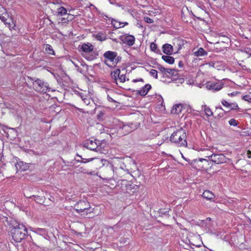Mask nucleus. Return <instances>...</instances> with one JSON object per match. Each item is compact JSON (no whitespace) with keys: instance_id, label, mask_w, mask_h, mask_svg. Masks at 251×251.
<instances>
[{"instance_id":"423d86ee","label":"nucleus","mask_w":251,"mask_h":251,"mask_svg":"<svg viewBox=\"0 0 251 251\" xmlns=\"http://www.w3.org/2000/svg\"><path fill=\"white\" fill-rule=\"evenodd\" d=\"M102 176L101 178L107 180H111L114 176V169L112 164L107 162L104 164L102 168Z\"/></svg>"},{"instance_id":"aec40b11","label":"nucleus","mask_w":251,"mask_h":251,"mask_svg":"<svg viewBox=\"0 0 251 251\" xmlns=\"http://www.w3.org/2000/svg\"><path fill=\"white\" fill-rule=\"evenodd\" d=\"M194 54L197 56H203L207 54V52L202 48H199L193 51Z\"/></svg>"},{"instance_id":"ea45409f","label":"nucleus","mask_w":251,"mask_h":251,"mask_svg":"<svg viewBox=\"0 0 251 251\" xmlns=\"http://www.w3.org/2000/svg\"><path fill=\"white\" fill-rule=\"evenodd\" d=\"M244 51L245 52H246V53H250L251 52L250 54H251V49H245L244 50Z\"/></svg>"},{"instance_id":"5701e85b","label":"nucleus","mask_w":251,"mask_h":251,"mask_svg":"<svg viewBox=\"0 0 251 251\" xmlns=\"http://www.w3.org/2000/svg\"><path fill=\"white\" fill-rule=\"evenodd\" d=\"M202 109L207 116H211L213 115V112L209 107L206 105H203L202 106Z\"/></svg>"},{"instance_id":"6e6552de","label":"nucleus","mask_w":251,"mask_h":251,"mask_svg":"<svg viewBox=\"0 0 251 251\" xmlns=\"http://www.w3.org/2000/svg\"><path fill=\"white\" fill-rule=\"evenodd\" d=\"M126 71L125 70L121 71L120 69H116L111 73V77L114 79L117 84L123 83L128 78L126 76Z\"/></svg>"},{"instance_id":"c85d7f7f","label":"nucleus","mask_w":251,"mask_h":251,"mask_svg":"<svg viewBox=\"0 0 251 251\" xmlns=\"http://www.w3.org/2000/svg\"><path fill=\"white\" fill-rule=\"evenodd\" d=\"M242 99L249 103H251V96L249 95H246L242 97Z\"/></svg>"},{"instance_id":"f03ea898","label":"nucleus","mask_w":251,"mask_h":251,"mask_svg":"<svg viewBox=\"0 0 251 251\" xmlns=\"http://www.w3.org/2000/svg\"><path fill=\"white\" fill-rule=\"evenodd\" d=\"M170 140L179 146H186V134L185 130L181 128L174 132L170 137Z\"/></svg>"},{"instance_id":"4be33fe9","label":"nucleus","mask_w":251,"mask_h":251,"mask_svg":"<svg viewBox=\"0 0 251 251\" xmlns=\"http://www.w3.org/2000/svg\"><path fill=\"white\" fill-rule=\"evenodd\" d=\"M162 58L164 61L170 64H173L175 62L174 57L170 56L163 55Z\"/></svg>"},{"instance_id":"c756f323","label":"nucleus","mask_w":251,"mask_h":251,"mask_svg":"<svg viewBox=\"0 0 251 251\" xmlns=\"http://www.w3.org/2000/svg\"><path fill=\"white\" fill-rule=\"evenodd\" d=\"M150 74L151 75L155 78H157V72L155 70L151 69L150 71Z\"/></svg>"},{"instance_id":"b1692460","label":"nucleus","mask_w":251,"mask_h":251,"mask_svg":"<svg viewBox=\"0 0 251 251\" xmlns=\"http://www.w3.org/2000/svg\"><path fill=\"white\" fill-rule=\"evenodd\" d=\"M78 95L83 101L85 100H89V97L90 95L87 94L86 92L79 93Z\"/></svg>"},{"instance_id":"4c0bfd02","label":"nucleus","mask_w":251,"mask_h":251,"mask_svg":"<svg viewBox=\"0 0 251 251\" xmlns=\"http://www.w3.org/2000/svg\"><path fill=\"white\" fill-rule=\"evenodd\" d=\"M215 64V62L213 61V62H209L207 64L208 65L209 67H212L214 68Z\"/></svg>"},{"instance_id":"37998d69","label":"nucleus","mask_w":251,"mask_h":251,"mask_svg":"<svg viewBox=\"0 0 251 251\" xmlns=\"http://www.w3.org/2000/svg\"><path fill=\"white\" fill-rule=\"evenodd\" d=\"M206 221H210L211 219L210 218H207L206 219Z\"/></svg>"},{"instance_id":"7ed1b4c3","label":"nucleus","mask_w":251,"mask_h":251,"mask_svg":"<svg viewBox=\"0 0 251 251\" xmlns=\"http://www.w3.org/2000/svg\"><path fill=\"white\" fill-rule=\"evenodd\" d=\"M74 208L77 213L84 217L91 216L94 210V208L91 207L90 203L84 201H79L75 204Z\"/></svg>"},{"instance_id":"20e7f679","label":"nucleus","mask_w":251,"mask_h":251,"mask_svg":"<svg viewBox=\"0 0 251 251\" xmlns=\"http://www.w3.org/2000/svg\"><path fill=\"white\" fill-rule=\"evenodd\" d=\"M82 55L88 60H93L95 59L98 54L94 50L93 46L89 43H83L80 46Z\"/></svg>"},{"instance_id":"bb28decb","label":"nucleus","mask_w":251,"mask_h":251,"mask_svg":"<svg viewBox=\"0 0 251 251\" xmlns=\"http://www.w3.org/2000/svg\"><path fill=\"white\" fill-rule=\"evenodd\" d=\"M224 67V64L220 61H216L215 62V64L214 65V68L217 69V70L223 69Z\"/></svg>"},{"instance_id":"a18cd8bd","label":"nucleus","mask_w":251,"mask_h":251,"mask_svg":"<svg viewBox=\"0 0 251 251\" xmlns=\"http://www.w3.org/2000/svg\"><path fill=\"white\" fill-rule=\"evenodd\" d=\"M219 108L221 109H223L222 108L221 106L219 107Z\"/></svg>"},{"instance_id":"72a5a7b5","label":"nucleus","mask_w":251,"mask_h":251,"mask_svg":"<svg viewBox=\"0 0 251 251\" xmlns=\"http://www.w3.org/2000/svg\"><path fill=\"white\" fill-rule=\"evenodd\" d=\"M95 159V158H89V159H85L84 160H82L81 161L82 163H87V162H90L92 160H93L94 159Z\"/></svg>"},{"instance_id":"dca6fc26","label":"nucleus","mask_w":251,"mask_h":251,"mask_svg":"<svg viewBox=\"0 0 251 251\" xmlns=\"http://www.w3.org/2000/svg\"><path fill=\"white\" fill-rule=\"evenodd\" d=\"M9 15L5 9L3 7L0 8V19L4 23H6Z\"/></svg>"},{"instance_id":"c9c22d12","label":"nucleus","mask_w":251,"mask_h":251,"mask_svg":"<svg viewBox=\"0 0 251 251\" xmlns=\"http://www.w3.org/2000/svg\"><path fill=\"white\" fill-rule=\"evenodd\" d=\"M133 82H141L142 83H144V80L142 78H139V79H133L132 80Z\"/></svg>"},{"instance_id":"2eb2a0df","label":"nucleus","mask_w":251,"mask_h":251,"mask_svg":"<svg viewBox=\"0 0 251 251\" xmlns=\"http://www.w3.org/2000/svg\"><path fill=\"white\" fill-rule=\"evenodd\" d=\"M163 51L165 54L171 55L173 53V46L169 44H165L162 47Z\"/></svg>"},{"instance_id":"f704fd0d","label":"nucleus","mask_w":251,"mask_h":251,"mask_svg":"<svg viewBox=\"0 0 251 251\" xmlns=\"http://www.w3.org/2000/svg\"><path fill=\"white\" fill-rule=\"evenodd\" d=\"M96 38L98 40L100 41H103L105 40V38L102 35H97Z\"/></svg>"},{"instance_id":"ddd939ff","label":"nucleus","mask_w":251,"mask_h":251,"mask_svg":"<svg viewBox=\"0 0 251 251\" xmlns=\"http://www.w3.org/2000/svg\"><path fill=\"white\" fill-rule=\"evenodd\" d=\"M151 87L150 84H147L142 87L140 90H137V93L142 96H146L149 90L151 89Z\"/></svg>"},{"instance_id":"a19ab883","label":"nucleus","mask_w":251,"mask_h":251,"mask_svg":"<svg viewBox=\"0 0 251 251\" xmlns=\"http://www.w3.org/2000/svg\"><path fill=\"white\" fill-rule=\"evenodd\" d=\"M247 156L249 158H251V151H248L247 152Z\"/></svg>"},{"instance_id":"e433bc0d","label":"nucleus","mask_w":251,"mask_h":251,"mask_svg":"<svg viewBox=\"0 0 251 251\" xmlns=\"http://www.w3.org/2000/svg\"><path fill=\"white\" fill-rule=\"evenodd\" d=\"M90 99H91V96L89 97V100H83L84 102L86 104L88 105L90 103Z\"/></svg>"},{"instance_id":"9d476101","label":"nucleus","mask_w":251,"mask_h":251,"mask_svg":"<svg viewBox=\"0 0 251 251\" xmlns=\"http://www.w3.org/2000/svg\"><path fill=\"white\" fill-rule=\"evenodd\" d=\"M210 156L211 161L217 164L227 163L230 161V160L226 158L223 154H212Z\"/></svg>"},{"instance_id":"1a4fd4ad","label":"nucleus","mask_w":251,"mask_h":251,"mask_svg":"<svg viewBox=\"0 0 251 251\" xmlns=\"http://www.w3.org/2000/svg\"><path fill=\"white\" fill-rule=\"evenodd\" d=\"M224 84L221 81L214 82L208 81L205 84V87L209 90L218 91L224 87Z\"/></svg>"},{"instance_id":"a878e982","label":"nucleus","mask_w":251,"mask_h":251,"mask_svg":"<svg viewBox=\"0 0 251 251\" xmlns=\"http://www.w3.org/2000/svg\"><path fill=\"white\" fill-rule=\"evenodd\" d=\"M45 50L46 52L50 54H53L54 51L52 47L50 45H46L45 47Z\"/></svg>"},{"instance_id":"6ab92c4d","label":"nucleus","mask_w":251,"mask_h":251,"mask_svg":"<svg viewBox=\"0 0 251 251\" xmlns=\"http://www.w3.org/2000/svg\"><path fill=\"white\" fill-rule=\"evenodd\" d=\"M202 197L207 200L212 201L215 198V195L211 192L206 190L203 192Z\"/></svg>"},{"instance_id":"412c9836","label":"nucleus","mask_w":251,"mask_h":251,"mask_svg":"<svg viewBox=\"0 0 251 251\" xmlns=\"http://www.w3.org/2000/svg\"><path fill=\"white\" fill-rule=\"evenodd\" d=\"M15 166L17 169L21 171H25L28 168L27 164H25L23 162H18Z\"/></svg>"},{"instance_id":"393cba45","label":"nucleus","mask_w":251,"mask_h":251,"mask_svg":"<svg viewBox=\"0 0 251 251\" xmlns=\"http://www.w3.org/2000/svg\"><path fill=\"white\" fill-rule=\"evenodd\" d=\"M67 11L64 7H60L57 9V13L58 15L63 16L67 14Z\"/></svg>"},{"instance_id":"4468645a","label":"nucleus","mask_w":251,"mask_h":251,"mask_svg":"<svg viewBox=\"0 0 251 251\" xmlns=\"http://www.w3.org/2000/svg\"><path fill=\"white\" fill-rule=\"evenodd\" d=\"M111 24L116 28L123 27L128 24L127 22H121L114 19L111 20Z\"/></svg>"},{"instance_id":"f8f14e48","label":"nucleus","mask_w":251,"mask_h":251,"mask_svg":"<svg viewBox=\"0 0 251 251\" xmlns=\"http://www.w3.org/2000/svg\"><path fill=\"white\" fill-rule=\"evenodd\" d=\"M121 40L129 46L133 45L135 43V37L131 35L125 34L121 37Z\"/></svg>"},{"instance_id":"cd10ccee","label":"nucleus","mask_w":251,"mask_h":251,"mask_svg":"<svg viewBox=\"0 0 251 251\" xmlns=\"http://www.w3.org/2000/svg\"><path fill=\"white\" fill-rule=\"evenodd\" d=\"M228 123L230 126H237L238 125V122L234 119H231L229 121Z\"/></svg>"},{"instance_id":"7c9ffc66","label":"nucleus","mask_w":251,"mask_h":251,"mask_svg":"<svg viewBox=\"0 0 251 251\" xmlns=\"http://www.w3.org/2000/svg\"><path fill=\"white\" fill-rule=\"evenodd\" d=\"M240 92L238 91H234L230 93H228V95L230 97H234L237 96Z\"/></svg>"},{"instance_id":"79ce46f5","label":"nucleus","mask_w":251,"mask_h":251,"mask_svg":"<svg viewBox=\"0 0 251 251\" xmlns=\"http://www.w3.org/2000/svg\"><path fill=\"white\" fill-rule=\"evenodd\" d=\"M162 70H163L164 71H165L167 73H169L168 69H165V68H161V70L162 71Z\"/></svg>"},{"instance_id":"f257e3e1","label":"nucleus","mask_w":251,"mask_h":251,"mask_svg":"<svg viewBox=\"0 0 251 251\" xmlns=\"http://www.w3.org/2000/svg\"><path fill=\"white\" fill-rule=\"evenodd\" d=\"M9 227L12 239L16 242H21L27 234V230L25 226L15 220H11Z\"/></svg>"},{"instance_id":"2f4dec72","label":"nucleus","mask_w":251,"mask_h":251,"mask_svg":"<svg viewBox=\"0 0 251 251\" xmlns=\"http://www.w3.org/2000/svg\"><path fill=\"white\" fill-rule=\"evenodd\" d=\"M150 48L152 51H155L157 49V45L154 43H151L150 45Z\"/></svg>"},{"instance_id":"9b49d317","label":"nucleus","mask_w":251,"mask_h":251,"mask_svg":"<svg viewBox=\"0 0 251 251\" xmlns=\"http://www.w3.org/2000/svg\"><path fill=\"white\" fill-rule=\"evenodd\" d=\"M221 103L224 106L228 108L229 110L240 111L241 109L238 103L236 102H229L225 100H223L221 101Z\"/></svg>"},{"instance_id":"473e14b6","label":"nucleus","mask_w":251,"mask_h":251,"mask_svg":"<svg viewBox=\"0 0 251 251\" xmlns=\"http://www.w3.org/2000/svg\"><path fill=\"white\" fill-rule=\"evenodd\" d=\"M144 20L148 23H152L153 22V20L148 17H145Z\"/></svg>"},{"instance_id":"c03bdc74","label":"nucleus","mask_w":251,"mask_h":251,"mask_svg":"<svg viewBox=\"0 0 251 251\" xmlns=\"http://www.w3.org/2000/svg\"><path fill=\"white\" fill-rule=\"evenodd\" d=\"M81 172H83V173H87L88 174V173L86 172V171H82Z\"/></svg>"},{"instance_id":"39448f33","label":"nucleus","mask_w":251,"mask_h":251,"mask_svg":"<svg viewBox=\"0 0 251 251\" xmlns=\"http://www.w3.org/2000/svg\"><path fill=\"white\" fill-rule=\"evenodd\" d=\"M105 63L109 67H113L116 65L119 61L117 53L115 51H107L104 54Z\"/></svg>"},{"instance_id":"58836bf2","label":"nucleus","mask_w":251,"mask_h":251,"mask_svg":"<svg viewBox=\"0 0 251 251\" xmlns=\"http://www.w3.org/2000/svg\"><path fill=\"white\" fill-rule=\"evenodd\" d=\"M107 100L109 101L115 102V101L111 98L109 96H107Z\"/></svg>"},{"instance_id":"a211bd4d","label":"nucleus","mask_w":251,"mask_h":251,"mask_svg":"<svg viewBox=\"0 0 251 251\" xmlns=\"http://www.w3.org/2000/svg\"><path fill=\"white\" fill-rule=\"evenodd\" d=\"M183 108V105L181 104L175 105L171 110L173 114H178L181 113Z\"/></svg>"},{"instance_id":"0eeeda50","label":"nucleus","mask_w":251,"mask_h":251,"mask_svg":"<svg viewBox=\"0 0 251 251\" xmlns=\"http://www.w3.org/2000/svg\"><path fill=\"white\" fill-rule=\"evenodd\" d=\"M33 88L36 91L43 93L50 91V88L47 82L38 78L33 79Z\"/></svg>"},{"instance_id":"f3484780","label":"nucleus","mask_w":251,"mask_h":251,"mask_svg":"<svg viewBox=\"0 0 251 251\" xmlns=\"http://www.w3.org/2000/svg\"><path fill=\"white\" fill-rule=\"evenodd\" d=\"M85 147L90 150L95 151L98 147L97 143L96 141H88L85 144Z\"/></svg>"}]
</instances>
